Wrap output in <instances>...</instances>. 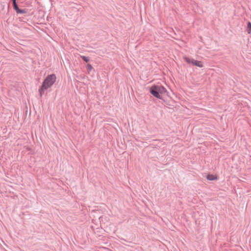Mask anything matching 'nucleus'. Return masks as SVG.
<instances>
[{"instance_id": "nucleus-1", "label": "nucleus", "mask_w": 251, "mask_h": 251, "mask_svg": "<svg viewBox=\"0 0 251 251\" xmlns=\"http://www.w3.org/2000/svg\"><path fill=\"white\" fill-rule=\"evenodd\" d=\"M56 76L54 74L48 75L43 81L42 85L39 89L40 97H42L44 91L50 88L56 81Z\"/></svg>"}, {"instance_id": "nucleus-2", "label": "nucleus", "mask_w": 251, "mask_h": 251, "mask_svg": "<svg viewBox=\"0 0 251 251\" xmlns=\"http://www.w3.org/2000/svg\"><path fill=\"white\" fill-rule=\"evenodd\" d=\"M150 93L155 98L161 99V94L166 93L167 90L165 87L161 85H153L150 88Z\"/></svg>"}, {"instance_id": "nucleus-3", "label": "nucleus", "mask_w": 251, "mask_h": 251, "mask_svg": "<svg viewBox=\"0 0 251 251\" xmlns=\"http://www.w3.org/2000/svg\"><path fill=\"white\" fill-rule=\"evenodd\" d=\"M192 64L194 65L201 68L203 67V64L201 61L196 60L194 59H192Z\"/></svg>"}, {"instance_id": "nucleus-4", "label": "nucleus", "mask_w": 251, "mask_h": 251, "mask_svg": "<svg viewBox=\"0 0 251 251\" xmlns=\"http://www.w3.org/2000/svg\"><path fill=\"white\" fill-rule=\"evenodd\" d=\"M206 177L209 180H214L217 179V177L213 175H208Z\"/></svg>"}, {"instance_id": "nucleus-5", "label": "nucleus", "mask_w": 251, "mask_h": 251, "mask_svg": "<svg viewBox=\"0 0 251 251\" xmlns=\"http://www.w3.org/2000/svg\"><path fill=\"white\" fill-rule=\"evenodd\" d=\"M247 32L249 34L251 33V23L250 22H248V23Z\"/></svg>"}, {"instance_id": "nucleus-6", "label": "nucleus", "mask_w": 251, "mask_h": 251, "mask_svg": "<svg viewBox=\"0 0 251 251\" xmlns=\"http://www.w3.org/2000/svg\"><path fill=\"white\" fill-rule=\"evenodd\" d=\"M16 12L17 13L24 14V13H26V10L25 9H21L19 8L16 11Z\"/></svg>"}, {"instance_id": "nucleus-7", "label": "nucleus", "mask_w": 251, "mask_h": 251, "mask_svg": "<svg viewBox=\"0 0 251 251\" xmlns=\"http://www.w3.org/2000/svg\"><path fill=\"white\" fill-rule=\"evenodd\" d=\"M183 59L186 61L189 64H190L191 63L192 64V59H190L188 57H186V56H184L183 57Z\"/></svg>"}, {"instance_id": "nucleus-8", "label": "nucleus", "mask_w": 251, "mask_h": 251, "mask_svg": "<svg viewBox=\"0 0 251 251\" xmlns=\"http://www.w3.org/2000/svg\"><path fill=\"white\" fill-rule=\"evenodd\" d=\"M87 70H88V73H89L91 71V70H92L93 67L90 64H87Z\"/></svg>"}, {"instance_id": "nucleus-9", "label": "nucleus", "mask_w": 251, "mask_h": 251, "mask_svg": "<svg viewBox=\"0 0 251 251\" xmlns=\"http://www.w3.org/2000/svg\"><path fill=\"white\" fill-rule=\"evenodd\" d=\"M13 8L16 11L18 9H19V7L17 4V3H13Z\"/></svg>"}, {"instance_id": "nucleus-10", "label": "nucleus", "mask_w": 251, "mask_h": 251, "mask_svg": "<svg viewBox=\"0 0 251 251\" xmlns=\"http://www.w3.org/2000/svg\"><path fill=\"white\" fill-rule=\"evenodd\" d=\"M81 57L83 59L84 61L86 62H88L89 61V58L85 56H82Z\"/></svg>"}, {"instance_id": "nucleus-11", "label": "nucleus", "mask_w": 251, "mask_h": 251, "mask_svg": "<svg viewBox=\"0 0 251 251\" xmlns=\"http://www.w3.org/2000/svg\"><path fill=\"white\" fill-rule=\"evenodd\" d=\"M12 1L13 3H16V0H12Z\"/></svg>"}]
</instances>
